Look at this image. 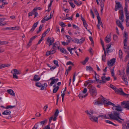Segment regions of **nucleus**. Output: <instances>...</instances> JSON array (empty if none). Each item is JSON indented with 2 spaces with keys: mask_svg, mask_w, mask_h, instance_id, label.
<instances>
[{
  "mask_svg": "<svg viewBox=\"0 0 129 129\" xmlns=\"http://www.w3.org/2000/svg\"><path fill=\"white\" fill-rule=\"evenodd\" d=\"M112 109L113 110H115L117 111L114 112V115L117 116L120 119L124 121V119H122L119 116L120 114L119 112H121L122 110L121 106L120 105L116 106L115 105L112 107Z\"/></svg>",
  "mask_w": 129,
  "mask_h": 129,
  "instance_id": "nucleus-1",
  "label": "nucleus"
},
{
  "mask_svg": "<svg viewBox=\"0 0 129 129\" xmlns=\"http://www.w3.org/2000/svg\"><path fill=\"white\" fill-rule=\"evenodd\" d=\"M89 89V92L90 95L92 97H94L97 94V92L95 88L93 85L90 84L87 87Z\"/></svg>",
  "mask_w": 129,
  "mask_h": 129,
  "instance_id": "nucleus-2",
  "label": "nucleus"
},
{
  "mask_svg": "<svg viewBox=\"0 0 129 129\" xmlns=\"http://www.w3.org/2000/svg\"><path fill=\"white\" fill-rule=\"evenodd\" d=\"M101 99H98V100H95L94 102V105H99L100 104L103 105L105 104L106 105V103H107V101L106 100L103 96Z\"/></svg>",
  "mask_w": 129,
  "mask_h": 129,
  "instance_id": "nucleus-3",
  "label": "nucleus"
},
{
  "mask_svg": "<svg viewBox=\"0 0 129 129\" xmlns=\"http://www.w3.org/2000/svg\"><path fill=\"white\" fill-rule=\"evenodd\" d=\"M85 113L88 116L89 119L92 121L94 122H98V117L93 116L88 112V110L86 111Z\"/></svg>",
  "mask_w": 129,
  "mask_h": 129,
  "instance_id": "nucleus-4",
  "label": "nucleus"
},
{
  "mask_svg": "<svg viewBox=\"0 0 129 129\" xmlns=\"http://www.w3.org/2000/svg\"><path fill=\"white\" fill-rule=\"evenodd\" d=\"M59 112V111L58 110V109H57L56 110V112L54 114V117L53 118V116H52L50 117L49 119V124H50L52 120H53L54 121H55L56 120L57 117L58 115Z\"/></svg>",
  "mask_w": 129,
  "mask_h": 129,
  "instance_id": "nucleus-5",
  "label": "nucleus"
},
{
  "mask_svg": "<svg viewBox=\"0 0 129 129\" xmlns=\"http://www.w3.org/2000/svg\"><path fill=\"white\" fill-rule=\"evenodd\" d=\"M115 92L117 94H120V95L123 96H126L128 97V95H129V94H127L124 93L122 90V88H120L118 89L116 88L115 90Z\"/></svg>",
  "mask_w": 129,
  "mask_h": 129,
  "instance_id": "nucleus-6",
  "label": "nucleus"
},
{
  "mask_svg": "<svg viewBox=\"0 0 129 129\" xmlns=\"http://www.w3.org/2000/svg\"><path fill=\"white\" fill-rule=\"evenodd\" d=\"M116 5L114 9L115 11H117L118 10L120 9V10H123V8L122 5L120 4V2H117V1H115Z\"/></svg>",
  "mask_w": 129,
  "mask_h": 129,
  "instance_id": "nucleus-7",
  "label": "nucleus"
},
{
  "mask_svg": "<svg viewBox=\"0 0 129 129\" xmlns=\"http://www.w3.org/2000/svg\"><path fill=\"white\" fill-rule=\"evenodd\" d=\"M54 41V38L52 37L51 38L49 37L47 39L46 44L49 43V47L50 46L53 45V43Z\"/></svg>",
  "mask_w": 129,
  "mask_h": 129,
  "instance_id": "nucleus-8",
  "label": "nucleus"
},
{
  "mask_svg": "<svg viewBox=\"0 0 129 129\" xmlns=\"http://www.w3.org/2000/svg\"><path fill=\"white\" fill-rule=\"evenodd\" d=\"M59 49V41L55 42L53 44L52 49L56 50Z\"/></svg>",
  "mask_w": 129,
  "mask_h": 129,
  "instance_id": "nucleus-9",
  "label": "nucleus"
},
{
  "mask_svg": "<svg viewBox=\"0 0 129 129\" xmlns=\"http://www.w3.org/2000/svg\"><path fill=\"white\" fill-rule=\"evenodd\" d=\"M49 80H51V81L49 84V86H51L55 83L57 82L58 81V78L55 79V77H54L50 78Z\"/></svg>",
  "mask_w": 129,
  "mask_h": 129,
  "instance_id": "nucleus-10",
  "label": "nucleus"
},
{
  "mask_svg": "<svg viewBox=\"0 0 129 129\" xmlns=\"http://www.w3.org/2000/svg\"><path fill=\"white\" fill-rule=\"evenodd\" d=\"M121 105L122 106L125 105L124 108L129 110V101L126 102L125 101L122 102H121Z\"/></svg>",
  "mask_w": 129,
  "mask_h": 129,
  "instance_id": "nucleus-11",
  "label": "nucleus"
},
{
  "mask_svg": "<svg viewBox=\"0 0 129 129\" xmlns=\"http://www.w3.org/2000/svg\"><path fill=\"white\" fill-rule=\"evenodd\" d=\"M115 59L114 58L111 59L110 61H108L107 64L109 66H112L113 64L115 62Z\"/></svg>",
  "mask_w": 129,
  "mask_h": 129,
  "instance_id": "nucleus-12",
  "label": "nucleus"
},
{
  "mask_svg": "<svg viewBox=\"0 0 129 129\" xmlns=\"http://www.w3.org/2000/svg\"><path fill=\"white\" fill-rule=\"evenodd\" d=\"M124 36L125 38V39H124L123 41V44H124V46H125V44L127 42V39L128 38L127 33V32L124 31Z\"/></svg>",
  "mask_w": 129,
  "mask_h": 129,
  "instance_id": "nucleus-13",
  "label": "nucleus"
},
{
  "mask_svg": "<svg viewBox=\"0 0 129 129\" xmlns=\"http://www.w3.org/2000/svg\"><path fill=\"white\" fill-rule=\"evenodd\" d=\"M38 23V21L33 24L31 29L29 31V33H31L33 32L35 29V28L37 27Z\"/></svg>",
  "mask_w": 129,
  "mask_h": 129,
  "instance_id": "nucleus-14",
  "label": "nucleus"
},
{
  "mask_svg": "<svg viewBox=\"0 0 129 129\" xmlns=\"http://www.w3.org/2000/svg\"><path fill=\"white\" fill-rule=\"evenodd\" d=\"M116 23L117 25L121 28L122 30H123L124 29V27L120 22L119 20H117Z\"/></svg>",
  "mask_w": 129,
  "mask_h": 129,
  "instance_id": "nucleus-15",
  "label": "nucleus"
},
{
  "mask_svg": "<svg viewBox=\"0 0 129 129\" xmlns=\"http://www.w3.org/2000/svg\"><path fill=\"white\" fill-rule=\"evenodd\" d=\"M123 76H122V78L123 81L126 84L127 83V79L125 76V74L124 73V71H123L122 72Z\"/></svg>",
  "mask_w": 129,
  "mask_h": 129,
  "instance_id": "nucleus-16",
  "label": "nucleus"
},
{
  "mask_svg": "<svg viewBox=\"0 0 129 129\" xmlns=\"http://www.w3.org/2000/svg\"><path fill=\"white\" fill-rule=\"evenodd\" d=\"M40 79V78L39 77L38 75H35L33 79H31L32 80H34L35 82H37Z\"/></svg>",
  "mask_w": 129,
  "mask_h": 129,
  "instance_id": "nucleus-17",
  "label": "nucleus"
},
{
  "mask_svg": "<svg viewBox=\"0 0 129 129\" xmlns=\"http://www.w3.org/2000/svg\"><path fill=\"white\" fill-rule=\"evenodd\" d=\"M11 73L13 74L17 75L21 73L17 70L16 69L12 70L11 71Z\"/></svg>",
  "mask_w": 129,
  "mask_h": 129,
  "instance_id": "nucleus-18",
  "label": "nucleus"
},
{
  "mask_svg": "<svg viewBox=\"0 0 129 129\" xmlns=\"http://www.w3.org/2000/svg\"><path fill=\"white\" fill-rule=\"evenodd\" d=\"M7 92L9 94L11 95H12L14 96H15V94L14 92L12 89H9L7 90Z\"/></svg>",
  "mask_w": 129,
  "mask_h": 129,
  "instance_id": "nucleus-19",
  "label": "nucleus"
},
{
  "mask_svg": "<svg viewBox=\"0 0 129 129\" xmlns=\"http://www.w3.org/2000/svg\"><path fill=\"white\" fill-rule=\"evenodd\" d=\"M11 112L9 110H5L3 113L2 114L5 115H9L10 114Z\"/></svg>",
  "mask_w": 129,
  "mask_h": 129,
  "instance_id": "nucleus-20",
  "label": "nucleus"
},
{
  "mask_svg": "<svg viewBox=\"0 0 129 129\" xmlns=\"http://www.w3.org/2000/svg\"><path fill=\"white\" fill-rule=\"evenodd\" d=\"M59 50L60 51L63 53L66 54H67L68 53L67 50L63 48H60Z\"/></svg>",
  "mask_w": 129,
  "mask_h": 129,
  "instance_id": "nucleus-21",
  "label": "nucleus"
},
{
  "mask_svg": "<svg viewBox=\"0 0 129 129\" xmlns=\"http://www.w3.org/2000/svg\"><path fill=\"white\" fill-rule=\"evenodd\" d=\"M124 11L125 15L126 16H129V12L127 10V7L126 6H125Z\"/></svg>",
  "mask_w": 129,
  "mask_h": 129,
  "instance_id": "nucleus-22",
  "label": "nucleus"
},
{
  "mask_svg": "<svg viewBox=\"0 0 129 129\" xmlns=\"http://www.w3.org/2000/svg\"><path fill=\"white\" fill-rule=\"evenodd\" d=\"M86 70H89L90 71H93V70L92 68L90 66H87L86 67Z\"/></svg>",
  "mask_w": 129,
  "mask_h": 129,
  "instance_id": "nucleus-23",
  "label": "nucleus"
},
{
  "mask_svg": "<svg viewBox=\"0 0 129 129\" xmlns=\"http://www.w3.org/2000/svg\"><path fill=\"white\" fill-rule=\"evenodd\" d=\"M106 77L105 76H103L101 77L102 83L104 84L106 83Z\"/></svg>",
  "mask_w": 129,
  "mask_h": 129,
  "instance_id": "nucleus-24",
  "label": "nucleus"
},
{
  "mask_svg": "<svg viewBox=\"0 0 129 129\" xmlns=\"http://www.w3.org/2000/svg\"><path fill=\"white\" fill-rule=\"evenodd\" d=\"M105 40L106 43H108L111 41L110 37H108L107 36L105 39Z\"/></svg>",
  "mask_w": 129,
  "mask_h": 129,
  "instance_id": "nucleus-25",
  "label": "nucleus"
},
{
  "mask_svg": "<svg viewBox=\"0 0 129 129\" xmlns=\"http://www.w3.org/2000/svg\"><path fill=\"white\" fill-rule=\"evenodd\" d=\"M94 81L92 80H89L88 81H87L86 82V85L85 84H84V85L85 86H86L89 83H94Z\"/></svg>",
  "mask_w": 129,
  "mask_h": 129,
  "instance_id": "nucleus-26",
  "label": "nucleus"
},
{
  "mask_svg": "<svg viewBox=\"0 0 129 129\" xmlns=\"http://www.w3.org/2000/svg\"><path fill=\"white\" fill-rule=\"evenodd\" d=\"M105 2L104 1L101 0V11L103 10V7L104 6V3Z\"/></svg>",
  "mask_w": 129,
  "mask_h": 129,
  "instance_id": "nucleus-27",
  "label": "nucleus"
},
{
  "mask_svg": "<svg viewBox=\"0 0 129 129\" xmlns=\"http://www.w3.org/2000/svg\"><path fill=\"white\" fill-rule=\"evenodd\" d=\"M83 93L82 92L81 93H80L79 94L78 96L80 98H84L85 97H86V96H87V94H86L85 95H83Z\"/></svg>",
  "mask_w": 129,
  "mask_h": 129,
  "instance_id": "nucleus-28",
  "label": "nucleus"
},
{
  "mask_svg": "<svg viewBox=\"0 0 129 129\" xmlns=\"http://www.w3.org/2000/svg\"><path fill=\"white\" fill-rule=\"evenodd\" d=\"M59 88V87L58 86H57L55 87L53 90V93H56Z\"/></svg>",
  "mask_w": 129,
  "mask_h": 129,
  "instance_id": "nucleus-29",
  "label": "nucleus"
},
{
  "mask_svg": "<svg viewBox=\"0 0 129 129\" xmlns=\"http://www.w3.org/2000/svg\"><path fill=\"white\" fill-rule=\"evenodd\" d=\"M109 105H112L114 106L115 105L110 101H108L107 103H106V105L108 106Z\"/></svg>",
  "mask_w": 129,
  "mask_h": 129,
  "instance_id": "nucleus-30",
  "label": "nucleus"
},
{
  "mask_svg": "<svg viewBox=\"0 0 129 129\" xmlns=\"http://www.w3.org/2000/svg\"><path fill=\"white\" fill-rule=\"evenodd\" d=\"M105 121L107 123H108L110 124H113L115 126H117L118 125L117 124H116L114 123H113L111 121L109 120H106Z\"/></svg>",
  "mask_w": 129,
  "mask_h": 129,
  "instance_id": "nucleus-31",
  "label": "nucleus"
},
{
  "mask_svg": "<svg viewBox=\"0 0 129 129\" xmlns=\"http://www.w3.org/2000/svg\"><path fill=\"white\" fill-rule=\"evenodd\" d=\"M109 118H110L111 119L113 120H114L115 118H116V117H115L116 116L114 115V114L113 115L112 114H110V113H109Z\"/></svg>",
  "mask_w": 129,
  "mask_h": 129,
  "instance_id": "nucleus-32",
  "label": "nucleus"
},
{
  "mask_svg": "<svg viewBox=\"0 0 129 129\" xmlns=\"http://www.w3.org/2000/svg\"><path fill=\"white\" fill-rule=\"evenodd\" d=\"M42 87H41V90H43L44 89V87L45 86V88H46L47 87V85L46 83H44L43 84H42Z\"/></svg>",
  "mask_w": 129,
  "mask_h": 129,
  "instance_id": "nucleus-33",
  "label": "nucleus"
},
{
  "mask_svg": "<svg viewBox=\"0 0 129 129\" xmlns=\"http://www.w3.org/2000/svg\"><path fill=\"white\" fill-rule=\"evenodd\" d=\"M94 11L95 14L97 15V19H99V18H100V17L99 16V14L98 12L96 9H95L94 10Z\"/></svg>",
  "mask_w": 129,
  "mask_h": 129,
  "instance_id": "nucleus-34",
  "label": "nucleus"
},
{
  "mask_svg": "<svg viewBox=\"0 0 129 129\" xmlns=\"http://www.w3.org/2000/svg\"><path fill=\"white\" fill-rule=\"evenodd\" d=\"M85 40V38L83 37H82L80 40H79L78 44H81L82 43L84 42V41Z\"/></svg>",
  "mask_w": 129,
  "mask_h": 129,
  "instance_id": "nucleus-35",
  "label": "nucleus"
},
{
  "mask_svg": "<svg viewBox=\"0 0 129 129\" xmlns=\"http://www.w3.org/2000/svg\"><path fill=\"white\" fill-rule=\"evenodd\" d=\"M119 57L120 58H122V52L121 50L120 49L119 50Z\"/></svg>",
  "mask_w": 129,
  "mask_h": 129,
  "instance_id": "nucleus-36",
  "label": "nucleus"
},
{
  "mask_svg": "<svg viewBox=\"0 0 129 129\" xmlns=\"http://www.w3.org/2000/svg\"><path fill=\"white\" fill-rule=\"evenodd\" d=\"M106 54H104V55H102V60L104 62L106 61Z\"/></svg>",
  "mask_w": 129,
  "mask_h": 129,
  "instance_id": "nucleus-37",
  "label": "nucleus"
},
{
  "mask_svg": "<svg viewBox=\"0 0 129 129\" xmlns=\"http://www.w3.org/2000/svg\"><path fill=\"white\" fill-rule=\"evenodd\" d=\"M89 59V58L88 57H87L84 61L82 62V64L83 65H84L88 61Z\"/></svg>",
  "mask_w": 129,
  "mask_h": 129,
  "instance_id": "nucleus-38",
  "label": "nucleus"
},
{
  "mask_svg": "<svg viewBox=\"0 0 129 129\" xmlns=\"http://www.w3.org/2000/svg\"><path fill=\"white\" fill-rule=\"evenodd\" d=\"M74 3L78 6H80L82 4L81 2H80L78 3V2L76 0H74Z\"/></svg>",
  "mask_w": 129,
  "mask_h": 129,
  "instance_id": "nucleus-39",
  "label": "nucleus"
},
{
  "mask_svg": "<svg viewBox=\"0 0 129 129\" xmlns=\"http://www.w3.org/2000/svg\"><path fill=\"white\" fill-rule=\"evenodd\" d=\"M35 85L39 87H42L41 84L39 82H37L36 83Z\"/></svg>",
  "mask_w": 129,
  "mask_h": 129,
  "instance_id": "nucleus-40",
  "label": "nucleus"
},
{
  "mask_svg": "<svg viewBox=\"0 0 129 129\" xmlns=\"http://www.w3.org/2000/svg\"><path fill=\"white\" fill-rule=\"evenodd\" d=\"M53 62L54 64L56 65V67H58L59 65L58 64V62L57 60H54L53 61Z\"/></svg>",
  "mask_w": 129,
  "mask_h": 129,
  "instance_id": "nucleus-41",
  "label": "nucleus"
},
{
  "mask_svg": "<svg viewBox=\"0 0 129 129\" xmlns=\"http://www.w3.org/2000/svg\"><path fill=\"white\" fill-rule=\"evenodd\" d=\"M72 41L73 42L75 43H77V44H78V43H79V40L76 38H75L74 40H72Z\"/></svg>",
  "mask_w": 129,
  "mask_h": 129,
  "instance_id": "nucleus-42",
  "label": "nucleus"
},
{
  "mask_svg": "<svg viewBox=\"0 0 129 129\" xmlns=\"http://www.w3.org/2000/svg\"><path fill=\"white\" fill-rule=\"evenodd\" d=\"M119 13L121 16H124L123 15V10H120L119 11Z\"/></svg>",
  "mask_w": 129,
  "mask_h": 129,
  "instance_id": "nucleus-43",
  "label": "nucleus"
},
{
  "mask_svg": "<svg viewBox=\"0 0 129 129\" xmlns=\"http://www.w3.org/2000/svg\"><path fill=\"white\" fill-rule=\"evenodd\" d=\"M11 29L13 30H18L19 28V27L18 26H16L14 27H11Z\"/></svg>",
  "mask_w": 129,
  "mask_h": 129,
  "instance_id": "nucleus-44",
  "label": "nucleus"
},
{
  "mask_svg": "<svg viewBox=\"0 0 129 129\" xmlns=\"http://www.w3.org/2000/svg\"><path fill=\"white\" fill-rule=\"evenodd\" d=\"M98 24L99 25H102V22L101 21V19L100 17L99 18V19H98Z\"/></svg>",
  "mask_w": 129,
  "mask_h": 129,
  "instance_id": "nucleus-45",
  "label": "nucleus"
},
{
  "mask_svg": "<svg viewBox=\"0 0 129 129\" xmlns=\"http://www.w3.org/2000/svg\"><path fill=\"white\" fill-rule=\"evenodd\" d=\"M8 43V42L6 41H0V45H5L7 44Z\"/></svg>",
  "mask_w": 129,
  "mask_h": 129,
  "instance_id": "nucleus-46",
  "label": "nucleus"
},
{
  "mask_svg": "<svg viewBox=\"0 0 129 129\" xmlns=\"http://www.w3.org/2000/svg\"><path fill=\"white\" fill-rule=\"evenodd\" d=\"M129 58V53H127V54L125 57V59L124 60V61L126 62L127 60Z\"/></svg>",
  "mask_w": 129,
  "mask_h": 129,
  "instance_id": "nucleus-47",
  "label": "nucleus"
},
{
  "mask_svg": "<svg viewBox=\"0 0 129 129\" xmlns=\"http://www.w3.org/2000/svg\"><path fill=\"white\" fill-rule=\"evenodd\" d=\"M69 2L70 6L73 8H74L75 7V5L72 2Z\"/></svg>",
  "mask_w": 129,
  "mask_h": 129,
  "instance_id": "nucleus-48",
  "label": "nucleus"
},
{
  "mask_svg": "<svg viewBox=\"0 0 129 129\" xmlns=\"http://www.w3.org/2000/svg\"><path fill=\"white\" fill-rule=\"evenodd\" d=\"M104 119H109V113L108 114H106L104 116Z\"/></svg>",
  "mask_w": 129,
  "mask_h": 129,
  "instance_id": "nucleus-49",
  "label": "nucleus"
},
{
  "mask_svg": "<svg viewBox=\"0 0 129 129\" xmlns=\"http://www.w3.org/2000/svg\"><path fill=\"white\" fill-rule=\"evenodd\" d=\"M0 66L1 69L3 68H4L6 67H7V66H6V64H0Z\"/></svg>",
  "mask_w": 129,
  "mask_h": 129,
  "instance_id": "nucleus-50",
  "label": "nucleus"
},
{
  "mask_svg": "<svg viewBox=\"0 0 129 129\" xmlns=\"http://www.w3.org/2000/svg\"><path fill=\"white\" fill-rule=\"evenodd\" d=\"M116 118H115L114 119V120H115L116 121H117L118 122L120 123H122V122L121 121L119 120L118 119H119L117 116Z\"/></svg>",
  "mask_w": 129,
  "mask_h": 129,
  "instance_id": "nucleus-51",
  "label": "nucleus"
},
{
  "mask_svg": "<svg viewBox=\"0 0 129 129\" xmlns=\"http://www.w3.org/2000/svg\"><path fill=\"white\" fill-rule=\"evenodd\" d=\"M47 122V119H45L44 120L41 121L39 123H40L41 124L43 125L44 124L45 122Z\"/></svg>",
  "mask_w": 129,
  "mask_h": 129,
  "instance_id": "nucleus-52",
  "label": "nucleus"
},
{
  "mask_svg": "<svg viewBox=\"0 0 129 129\" xmlns=\"http://www.w3.org/2000/svg\"><path fill=\"white\" fill-rule=\"evenodd\" d=\"M15 107V106H8L6 108V109H8L9 108H13Z\"/></svg>",
  "mask_w": 129,
  "mask_h": 129,
  "instance_id": "nucleus-53",
  "label": "nucleus"
},
{
  "mask_svg": "<svg viewBox=\"0 0 129 129\" xmlns=\"http://www.w3.org/2000/svg\"><path fill=\"white\" fill-rule=\"evenodd\" d=\"M67 49L69 51L71 55H73V54L72 53V50L71 49L70 47H67Z\"/></svg>",
  "mask_w": 129,
  "mask_h": 129,
  "instance_id": "nucleus-54",
  "label": "nucleus"
},
{
  "mask_svg": "<svg viewBox=\"0 0 129 129\" xmlns=\"http://www.w3.org/2000/svg\"><path fill=\"white\" fill-rule=\"evenodd\" d=\"M95 78L96 81L97 82H99V83H102V82L101 80L97 79L96 78V76H95Z\"/></svg>",
  "mask_w": 129,
  "mask_h": 129,
  "instance_id": "nucleus-55",
  "label": "nucleus"
},
{
  "mask_svg": "<svg viewBox=\"0 0 129 129\" xmlns=\"http://www.w3.org/2000/svg\"><path fill=\"white\" fill-rule=\"evenodd\" d=\"M51 54V50L50 51L47 52L46 55L47 56H48L49 55Z\"/></svg>",
  "mask_w": 129,
  "mask_h": 129,
  "instance_id": "nucleus-56",
  "label": "nucleus"
},
{
  "mask_svg": "<svg viewBox=\"0 0 129 129\" xmlns=\"http://www.w3.org/2000/svg\"><path fill=\"white\" fill-rule=\"evenodd\" d=\"M110 87L113 89H114V90H115V89L116 88L112 84H110Z\"/></svg>",
  "mask_w": 129,
  "mask_h": 129,
  "instance_id": "nucleus-57",
  "label": "nucleus"
},
{
  "mask_svg": "<svg viewBox=\"0 0 129 129\" xmlns=\"http://www.w3.org/2000/svg\"><path fill=\"white\" fill-rule=\"evenodd\" d=\"M66 64L67 65L71 64L73 66H74V64L71 61H69L67 62Z\"/></svg>",
  "mask_w": 129,
  "mask_h": 129,
  "instance_id": "nucleus-58",
  "label": "nucleus"
},
{
  "mask_svg": "<svg viewBox=\"0 0 129 129\" xmlns=\"http://www.w3.org/2000/svg\"><path fill=\"white\" fill-rule=\"evenodd\" d=\"M59 24L62 27H65L66 26L62 22H61Z\"/></svg>",
  "mask_w": 129,
  "mask_h": 129,
  "instance_id": "nucleus-59",
  "label": "nucleus"
},
{
  "mask_svg": "<svg viewBox=\"0 0 129 129\" xmlns=\"http://www.w3.org/2000/svg\"><path fill=\"white\" fill-rule=\"evenodd\" d=\"M73 26L74 28L76 29L77 30H79L80 29L76 25H75L74 24L73 25Z\"/></svg>",
  "mask_w": 129,
  "mask_h": 129,
  "instance_id": "nucleus-60",
  "label": "nucleus"
},
{
  "mask_svg": "<svg viewBox=\"0 0 129 129\" xmlns=\"http://www.w3.org/2000/svg\"><path fill=\"white\" fill-rule=\"evenodd\" d=\"M49 20V19H46L45 18H43L41 21V22L42 23H44L45 22V21H47Z\"/></svg>",
  "mask_w": 129,
  "mask_h": 129,
  "instance_id": "nucleus-61",
  "label": "nucleus"
},
{
  "mask_svg": "<svg viewBox=\"0 0 129 129\" xmlns=\"http://www.w3.org/2000/svg\"><path fill=\"white\" fill-rule=\"evenodd\" d=\"M124 18V16H121L119 17V19L121 20V21L122 22H123L124 21V19H123V18Z\"/></svg>",
  "mask_w": 129,
  "mask_h": 129,
  "instance_id": "nucleus-62",
  "label": "nucleus"
},
{
  "mask_svg": "<svg viewBox=\"0 0 129 129\" xmlns=\"http://www.w3.org/2000/svg\"><path fill=\"white\" fill-rule=\"evenodd\" d=\"M87 91V88H85L82 91V93L85 94L86 93Z\"/></svg>",
  "mask_w": 129,
  "mask_h": 129,
  "instance_id": "nucleus-63",
  "label": "nucleus"
},
{
  "mask_svg": "<svg viewBox=\"0 0 129 129\" xmlns=\"http://www.w3.org/2000/svg\"><path fill=\"white\" fill-rule=\"evenodd\" d=\"M128 71H129V63H128L127 66L126 72H128Z\"/></svg>",
  "mask_w": 129,
  "mask_h": 129,
  "instance_id": "nucleus-64",
  "label": "nucleus"
}]
</instances>
